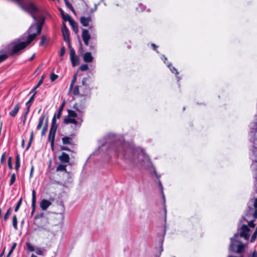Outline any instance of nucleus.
<instances>
[{
    "mask_svg": "<svg viewBox=\"0 0 257 257\" xmlns=\"http://www.w3.org/2000/svg\"><path fill=\"white\" fill-rule=\"evenodd\" d=\"M112 149L115 151L117 156L130 166L134 167L140 165L148 169L151 173L153 172L159 179L160 175L157 173L155 167L144 150L141 148H133L128 143L124 141L122 136L117 138L112 145Z\"/></svg>",
    "mask_w": 257,
    "mask_h": 257,
    "instance_id": "nucleus-1",
    "label": "nucleus"
},
{
    "mask_svg": "<svg viewBox=\"0 0 257 257\" xmlns=\"http://www.w3.org/2000/svg\"><path fill=\"white\" fill-rule=\"evenodd\" d=\"M19 5L24 11L29 13L35 22V23L31 25L27 33L22 36V39H26L28 41V43H31L36 36L41 33L45 18L40 16L39 20H38V18L35 14L38 13L39 10L32 2H26L24 4H20Z\"/></svg>",
    "mask_w": 257,
    "mask_h": 257,
    "instance_id": "nucleus-2",
    "label": "nucleus"
},
{
    "mask_svg": "<svg viewBox=\"0 0 257 257\" xmlns=\"http://www.w3.org/2000/svg\"><path fill=\"white\" fill-rule=\"evenodd\" d=\"M30 43L26 39H22V36L14 40L9 45V48L11 50V56L20 55L27 46Z\"/></svg>",
    "mask_w": 257,
    "mask_h": 257,
    "instance_id": "nucleus-3",
    "label": "nucleus"
},
{
    "mask_svg": "<svg viewBox=\"0 0 257 257\" xmlns=\"http://www.w3.org/2000/svg\"><path fill=\"white\" fill-rule=\"evenodd\" d=\"M67 111L68 115L64 118V122L65 124L72 123L76 127H80L83 121L82 115L71 109H68Z\"/></svg>",
    "mask_w": 257,
    "mask_h": 257,
    "instance_id": "nucleus-4",
    "label": "nucleus"
},
{
    "mask_svg": "<svg viewBox=\"0 0 257 257\" xmlns=\"http://www.w3.org/2000/svg\"><path fill=\"white\" fill-rule=\"evenodd\" d=\"M244 247L239 239V234L236 233L233 237L230 238V244L229 249L231 251H235L236 253H240L242 251Z\"/></svg>",
    "mask_w": 257,
    "mask_h": 257,
    "instance_id": "nucleus-5",
    "label": "nucleus"
},
{
    "mask_svg": "<svg viewBox=\"0 0 257 257\" xmlns=\"http://www.w3.org/2000/svg\"><path fill=\"white\" fill-rule=\"evenodd\" d=\"M241 229V231L239 235V237H243L246 240L248 239L249 237L248 232L250 231V229L246 225H243Z\"/></svg>",
    "mask_w": 257,
    "mask_h": 257,
    "instance_id": "nucleus-6",
    "label": "nucleus"
},
{
    "mask_svg": "<svg viewBox=\"0 0 257 257\" xmlns=\"http://www.w3.org/2000/svg\"><path fill=\"white\" fill-rule=\"evenodd\" d=\"M62 32L63 36V39L65 42L68 43L70 42V34L68 29L67 28L65 24H63L62 27Z\"/></svg>",
    "mask_w": 257,
    "mask_h": 257,
    "instance_id": "nucleus-7",
    "label": "nucleus"
},
{
    "mask_svg": "<svg viewBox=\"0 0 257 257\" xmlns=\"http://www.w3.org/2000/svg\"><path fill=\"white\" fill-rule=\"evenodd\" d=\"M82 38L83 41L86 46H88L89 44V41L90 39V35L89 32L86 29H83L82 33Z\"/></svg>",
    "mask_w": 257,
    "mask_h": 257,
    "instance_id": "nucleus-8",
    "label": "nucleus"
},
{
    "mask_svg": "<svg viewBox=\"0 0 257 257\" xmlns=\"http://www.w3.org/2000/svg\"><path fill=\"white\" fill-rule=\"evenodd\" d=\"M80 21L84 27H87L89 26V23L91 21V17L90 16L87 17L84 16L81 17L80 19Z\"/></svg>",
    "mask_w": 257,
    "mask_h": 257,
    "instance_id": "nucleus-9",
    "label": "nucleus"
},
{
    "mask_svg": "<svg viewBox=\"0 0 257 257\" xmlns=\"http://www.w3.org/2000/svg\"><path fill=\"white\" fill-rule=\"evenodd\" d=\"M51 204L52 203L50 201L46 199H43L40 203V206L43 210H46Z\"/></svg>",
    "mask_w": 257,
    "mask_h": 257,
    "instance_id": "nucleus-10",
    "label": "nucleus"
},
{
    "mask_svg": "<svg viewBox=\"0 0 257 257\" xmlns=\"http://www.w3.org/2000/svg\"><path fill=\"white\" fill-rule=\"evenodd\" d=\"M58 159L61 163H69L70 161L69 155L65 152H63Z\"/></svg>",
    "mask_w": 257,
    "mask_h": 257,
    "instance_id": "nucleus-11",
    "label": "nucleus"
},
{
    "mask_svg": "<svg viewBox=\"0 0 257 257\" xmlns=\"http://www.w3.org/2000/svg\"><path fill=\"white\" fill-rule=\"evenodd\" d=\"M73 108L79 112L78 114H80L82 116V114L84 112L85 110V106L84 105H80L78 103H76L73 106Z\"/></svg>",
    "mask_w": 257,
    "mask_h": 257,
    "instance_id": "nucleus-12",
    "label": "nucleus"
},
{
    "mask_svg": "<svg viewBox=\"0 0 257 257\" xmlns=\"http://www.w3.org/2000/svg\"><path fill=\"white\" fill-rule=\"evenodd\" d=\"M20 103H18L17 104L15 105L14 108L10 112L9 114L12 117H15L19 112V110L20 109Z\"/></svg>",
    "mask_w": 257,
    "mask_h": 257,
    "instance_id": "nucleus-13",
    "label": "nucleus"
},
{
    "mask_svg": "<svg viewBox=\"0 0 257 257\" xmlns=\"http://www.w3.org/2000/svg\"><path fill=\"white\" fill-rule=\"evenodd\" d=\"M93 59V57L92 56L90 52H86L83 55V60L85 62H91Z\"/></svg>",
    "mask_w": 257,
    "mask_h": 257,
    "instance_id": "nucleus-14",
    "label": "nucleus"
},
{
    "mask_svg": "<svg viewBox=\"0 0 257 257\" xmlns=\"http://www.w3.org/2000/svg\"><path fill=\"white\" fill-rule=\"evenodd\" d=\"M36 202V192H35V190H33L32 191V214H33L34 213V212L35 211Z\"/></svg>",
    "mask_w": 257,
    "mask_h": 257,
    "instance_id": "nucleus-15",
    "label": "nucleus"
},
{
    "mask_svg": "<svg viewBox=\"0 0 257 257\" xmlns=\"http://www.w3.org/2000/svg\"><path fill=\"white\" fill-rule=\"evenodd\" d=\"M57 128V124L56 123V120H55L54 119H52L51 126L49 132L56 134Z\"/></svg>",
    "mask_w": 257,
    "mask_h": 257,
    "instance_id": "nucleus-16",
    "label": "nucleus"
},
{
    "mask_svg": "<svg viewBox=\"0 0 257 257\" xmlns=\"http://www.w3.org/2000/svg\"><path fill=\"white\" fill-rule=\"evenodd\" d=\"M70 25H71L72 29L75 33L77 34L78 32V28L77 27L76 23L73 20H71L70 22H69Z\"/></svg>",
    "mask_w": 257,
    "mask_h": 257,
    "instance_id": "nucleus-17",
    "label": "nucleus"
},
{
    "mask_svg": "<svg viewBox=\"0 0 257 257\" xmlns=\"http://www.w3.org/2000/svg\"><path fill=\"white\" fill-rule=\"evenodd\" d=\"M72 65L73 67L79 64V58L77 56L70 57Z\"/></svg>",
    "mask_w": 257,
    "mask_h": 257,
    "instance_id": "nucleus-18",
    "label": "nucleus"
},
{
    "mask_svg": "<svg viewBox=\"0 0 257 257\" xmlns=\"http://www.w3.org/2000/svg\"><path fill=\"white\" fill-rule=\"evenodd\" d=\"M44 118H45V115H42L40 116V117L39 118V123L37 126V130H39L41 129V128L42 127V126L43 124V122H44Z\"/></svg>",
    "mask_w": 257,
    "mask_h": 257,
    "instance_id": "nucleus-19",
    "label": "nucleus"
},
{
    "mask_svg": "<svg viewBox=\"0 0 257 257\" xmlns=\"http://www.w3.org/2000/svg\"><path fill=\"white\" fill-rule=\"evenodd\" d=\"M72 141V138L68 137H65L62 138V142L65 145L70 144Z\"/></svg>",
    "mask_w": 257,
    "mask_h": 257,
    "instance_id": "nucleus-20",
    "label": "nucleus"
},
{
    "mask_svg": "<svg viewBox=\"0 0 257 257\" xmlns=\"http://www.w3.org/2000/svg\"><path fill=\"white\" fill-rule=\"evenodd\" d=\"M35 94H36V92H34V94H33V95L30 97L29 100L26 102V105L27 107L30 108L31 104L34 101Z\"/></svg>",
    "mask_w": 257,
    "mask_h": 257,
    "instance_id": "nucleus-21",
    "label": "nucleus"
},
{
    "mask_svg": "<svg viewBox=\"0 0 257 257\" xmlns=\"http://www.w3.org/2000/svg\"><path fill=\"white\" fill-rule=\"evenodd\" d=\"M12 223H13V226L14 228L16 230H17L18 229V225H17L18 221H17V217L16 215H14L13 217Z\"/></svg>",
    "mask_w": 257,
    "mask_h": 257,
    "instance_id": "nucleus-22",
    "label": "nucleus"
},
{
    "mask_svg": "<svg viewBox=\"0 0 257 257\" xmlns=\"http://www.w3.org/2000/svg\"><path fill=\"white\" fill-rule=\"evenodd\" d=\"M66 165L60 164L57 166V167L56 168V170L57 171H66Z\"/></svg>",
    "mask_w": 257,
    "mask_h": 257,
    "instance_id": "nucleus-23",
    "label": "nucleus"
},
{
    "mask_svg": "<svg viewBox=\"0 0 257 257\" xmlns=\"http://www.w3.org/2000/svg\"><path fill=\"white\" fill-rule=\"evenodd\" d=\"M68 47L70 50V57H73L75 55V52L74 49L72 47L70 42L68 43Z\"/></svg>",
    "mask_w": 257,
    "mask_h": 257,
    "instance_id": "nucleus-24",
    "label": "nucleus"
},
{
    "mask_svg": "<svg viewBox=\"0 0 257 257\" xmlns=\"http://www.w3.org/2000/svg\"><path fill=\"white\" fill-rule=\"evenodd\" d=\"M167 66L170 68V70L172 71V73H174L176 75L179 74V72L177 71V70L174 67L172 66L171 63L168 64Z\"/></svg>",
    "mask_w": 257,
    "mask_h": 257,
    "instance_id": "nucleus-25",
    "label": "nucleus"
},
{
    "mask_svg": "<svg viewBox=\"0 0 257 257\" xmlns=\"http://www.w3.org/2000/svg\"><path fill=\"white\" fill-rule=\"evenodd\" d=\"M11 209H12L11 207H10L9 208V209L7 210L6 214H5L4 217V220L5 221H7L8 219V218H9V216L11 213Z\"/></svg>",
    "mask_w": 257,
    "mask_h": 257,
    "instance_id": "nucleus-26",
    "label": "nucleus"
},
{
    "mask_svg": "<svg viewBox=\"0 0 257 257\" xmlns=\"http://www.w3.org/2000/svg\"><path fill=\"white\" fill-rule=\"evenodd\" d=\"M158 185H159V186L160 190H161V194H162V198H163V200H164V201L165 202V195H164V192H163V186H162V183L161 182V181L160 180H159Z\"/></svg>",
    "mask_w": 257,
    "mask_h": 257,
    "instance_id": "nucleus-27",
    "label": "nucleus"
},
{
    "mask_svg": "<svg viewBox=\"0 0 257 257\" xmlns=\"http://www.w3.org/2000/svg\"><path fill=\"white\" fill-rule=\"evenodd\" d=\"M48 129V120H46V123L42 129V132H41V135L43 136L45 135Z\"/></svg>",
    "mask_w": 257,
    "mask_h": 257,
    "instance_id": "nucleus-28",
    "label": "nucleus"
},
{
    "mask_svg": "<svg viewBox=\"0 0 257 257\" xmlns=\"http://www.w3.org/2000/svg\"><path fill=\"white\" fill-rule=\"evenodd\" d=\"M77 79V74H74L73 79L71 80V83L70 86V89L71 90L73 87L74 83L76 82Z\"/></svg>",
    "mask_w": 257,
    "mask_h": 257,
    "instance_id": "nucleus-29",
    "label": "nucleus"
},
{
    "mask_svg": "<svg viewBox=\"0 0 257 257\" xmlns=\"http://www.w3.org/2000/svg\"><path fill=\"white\" fill-rule=\"evenodd\" d=\"M22 202V198H21L15 206V212H17L19 210V209L21 205Z\"/></svg>",
    "mask_w": 257,
    "mask_h": 257,
    "instance_id": "nucleus-30",
    "label": "nucleus"
},
{
    "mask_svg": "<svg viewBox=\"0 0 257 257\" xmlns=\"http://www.w3.org/2000/svg\"><path fill=\"white\" fill-rule=\"evenodd\" d=\"M63 20L65 22L68 21L69 22H70L71 20H72L73 19L71 18V17L68 15L66 14L65 15L62 17Z\"/></svg>",
    "mask_w": 257,
    "mask_h": 257,
    "instance_id": "nucleus-31",
    "label": "nucleus"
},
{
    "mask_svg": "<svg viewBox=\"0 0 257 257\" xmlns=\"http://www.w3.org/2000/svg\"><path fill=\"white\" fill-rule=\"evenodd\" d=\"M27 248V249L29 251H34L35 250L34 247L30 243V242H27L26 243Z\"/></svg>",
    "mask_w": 257,
    "mask_h": 257,
    "instance_id": "nucleus-32",
    "label": "nucleus"
},
{
    "mask_svg": "<svg viewBox=\"0 0 257 257\" xmlns=\"http://www.w3.org/2000/svg\"><path fill=\"white\" fill-rule=\"evenodd\" d=\"M55 133L49 132V138H48L49 141L50 142H52V143H53V142H54V141H55Z\"/></svg>",
    "mask_w": 257,
    "mask_h": 257,
    "instance_id": "nucleus-33",
    "label": "nucleus"
},
{
    "mask_svg": "<svg viewBox=\"0 0 257 257\" xmlns=\"http://www.w3.org/2000/svg\"><path fill=\"white\" fill-rule=\"evenodd\" d=\"M20 167V158H19V156H17V157H16V169L17 170H18L19 168Z\"/></svg>",
    "mask_w": 257,
    "mask_h": 257,
    "instance_id": "nucleus-34",
    "label": "nucleus"
},
{
    "mask_svg": "<svg viewBox=\"0 0 257 257\" xmlns=\"http://www.w3.org/2000/svg\"><path fill=\"white\" fill-rule=\"evenodd\" d=\"M16 181V175L15 173H13L11 176L10 185H12Z\"/></svg>",
    "mask_w": 257,
    "mask_h": 257,
    "instance_id": "nucleus-35",
    "label": "nucleus"
},
{
    "mask_svg": "<svg viewBox=\"0 0 257 257\" xmlns=\"http://www.w3.org/2000/svg\"><path fill=\"white\" fill-rule=\"evenodd\" d=\"M256 237H257V227L256 228V229L254 231V232H253V233L252 234V236H251V242H254L255 241V240L256 239Z\"/></svg>",
    "mask_w": 257,
    "mask_h": 257,
    "instance_id": "nucleus-36",
    "label": "nucleus"
},
{
    "mask_svg": "<svg viewBox=\"0 0 257 257\" xmlns=\"http://www.w3.org/2000/svg\"><path fill=\"white\" fill-rule=\"evenodd\" d=\"M8 58V56L7 54H3L0 55V63L4 61Z\"/></svg>",
    "mask_w": 257,
    "mask_h": 257,
    "instance_id": "nucleus-37",
    "label": "nucleus"
},
{
    "mask_svg": "<svg viewBox=\"0 0 257 257\" xmlns=\"http://www.w3.org/2000/svg\"><path fill=\"white\" fill-rule=\"evenodd\" d=\"M47 41V38L45 36H42L41 37V40L40 43V46H43L45 42Z\"/></svg>",
    "mask_w": 257,
    "mask_h": 257,
    "instance_id": "nucleus-38",
    "label": "nucleus"
},
{
    "mask_svg": "<svg viewBox=\"0 0 257 257\" xmlns=\"http://www.w3.org/2000/svg\"><path fill=\"white\" fill-rule=\"evenodd\" d=\"M61 114L62 113L61 112L58 111L57 113L54 114L52 119H54L55 120H56V118L59 119L60 117Z\"/></svg>",
    "mask_w": 257,
    "mask_h": 257,
    "instance_id": "nucleus-39",
    "label": "nucleus"
},
{
    "mask_svg": "<svg viewBox=\"0 0 257 257\" xmlns=\"http://www.w3.org/2000/svg\"><path fill=\"white\" fill-rule=\"evenodd\" d=\"M88 65L87 64H83V65H81V66L80 67V70L81 71H86L87 70H88Z\"/></svg>",
    "mask_w": 257,
    "mask_h": 257,
    "instance_id": "nucleus-40",
    "label": "nucleus"
},
{
    "mask_svg": "<svg viewBox=\"0 0 257 257\" xmlns=\"http://www.w3.org/2000/svg\"><path fill=\"white\" fill-rule=\"evenodd\" d=\"M58 78V75L52 73L50 75V79L52 81H55Z\"/></svg>",
    "mask_w": 257,
    "mask_h": 257,
    "instance_id": "nucleus-41",
    "label": "nucleus"
},
{
    "mask_svg": "<svg viewBox=\"0 0 257 257\" xmlns=\"http://www.w3.org/2000/svg\"><path fill=\"white\" fill-rule=\"evenodd\" d=\"M33 138V132H32L31 133V137H30V141H29V144H28V146L26 149L27 150H28L29 148H30V147L31 145Z\"/></svg>",
    "mask_w": 257,
    "mask_h": 257,
    "instance_id": "nucleus-42",
    "label": "nucleus"
},
{
    "mask_svg": "<svg viewBox=\"0 0 257 257\" xmlns=\"http://www.w3.org/2000/svg\"><path fill=\"white\" fill-rule=\"evenodd\" d=\"M8 164V167H9V169L11 170L12 169L13 166H12V157H10L9 158Z\"/></svg>",
    "mask_w": 257,
    "mask_h": 257,
    "instance_id": "nucleus-43",
    "label": "nucleus"
},
{
    "mask_svg": "<svg viewBox=\"0 0 257 257\" xmlns=\"http://www.w3.org/2000/svg\"><path fill=\"white\" fill-rule=\"evenodd\" d=\"M138 12H143L145 10V6L142 4L139 5V7L137 8Z\"/></svg>",
    "mask_w": 257,
    "mask_h": 257,
    "instance_id": "nucleus-44",
    "label": "nucleus"
},
{
    "mask_svg": "<svg viewBox=\"0 0 257 257\" xmlns=\"http://www.w3.org/2000/svg\"><path fill=\"white\" fill-rule=\"evenodd\" d=\"M72 93L74 95H77L79 94V87L76 86L73 90Z\"/></svg>",
    "mask_w": 257,
    "mask_h": 257,
    "instance_id": "nucleus-45",
    "label": "nucleus"
},
{
    "mask_svg": "<svg viewBox=\"0 0 257 257\" xmlns=\"http://www.w3.org/2000/svg\"><path fill=\"white\" fill-rule=\"evenodd\" d=\"M59 207H60L61 211H62L61 213H60V214H63L64 210H65L64 205H63V203H61L59 205Z\"/></svg>",
    "mask_w": 257,
    "mask_h": 257,
    "instance_id": "nucleus-46",
    "label": "nucleus"
},
{
    "mask_svg": "<svg viewBox=\"0 0 257 257\" xmlns=\"http://www.w3.org/2000/svg\"><path fill=\"white\" fill-rule=\"evenodd\" d=\"M65 53V48L64 47H62L61 48L60 52V56L61 57H62L64 56V54Z\"/></svg>",
    "mask_w": 257,
    "mask_h": 257,
    "instance_id": "nucleus-47",
    "label": "nucleus"
},
{
    "mask_svg": "<svg viewBox=\"0 0 257 257\" xmlns=\"http://www.w3.org/2000/svg\"><path fill=\"white\" fill-rule=\"evenodd\" d=\"M44 213H38L35 216V219H39L40 218H42L44 217Z\"/></svg>",
    "mask_w": 257,
    "mask_h": 257,
    "instance_id": "nucleus-48",
    "label": "nucleus"
},
{
    "mask_svg": "<svg viewBox=\"0 0 257 257\" xmlns=\"http://www.w3.org/2000/svg\"><path fill=\"white\" fill-rule=\"evenodd\" d=\"M36 253L37 254L39 255H42L43 254V252L42 250H41L40 248H38L36 249Z\"/></svg>",
    "mask_w": 257,
    "mask_h": 257,
    "instance_id": "nucleus-49",
    "label": "nucleus"
},
{
    "mask_svg": "<svg viewBox=\"0 0 257 257\" xmlns=\"http://www.w3.org/2000/svg\"><path fill=\"white\" fill-rule=\"evenodd\" d=\"M43 82V79L42 78L38 82V83L37 84V85L33 89V91H34L36 90L37 88H38L40 85L42 84Z\"/></svg>",
    "mask_w": 257,
    "mask_h": 257,
    "instance_id": "nucleus-50",
    "label": "nucleus"
},
{
    "mask_svg": "<svg viewBox=\"0 0 257 257\" xmlns=\"http://www.w3.org/2000/svg\"><path fill=\"white\" fill-rule=\"evenodd\" d=\"M65 3L68 8L70 9L72 6L71 4L67 0H65Z\"/></svg>",
    "mask_w": 257,
    "mask_h": 257,
    "instance_id": "nucleus-51",
    "label": "nucleus"
},
{
    "mask_svg": "<svg viewBox=\"0 0 257 257\" xmlns=\"http://www.w3.org/2000/svg\"><path fill=\"white\" fill-rule=\"evenodd\" d=\"M5 155H6V152H5L2 156L1 159V163L2 164H3L5 162Z\"/></svg>",
    "mask_w": 257,
    "mask_h": 257,
    "instance_id": "nucleus-52",
    "label": "nucleus"
},
{
    "mask_svg": "<svg viewBox=\"0 0 257 257\" xmlns=\"http://www.w3.org/2000/svg\"><path fill=\"white\" fill-rule=\"evenodd\" d=\"M248 226L250 227H254L255 226V224L254 223V220H251L248 222Z\"/></svg>",
    "mask_w": 257,
    "mask_h": 257,
    "instance_id": "nucleus-53",
    "label": "nucleus"
},
{
    "mask_svg": "<svg viewBox=\"0 0 257 257\" xmlns=\"http://www.w3.org/2000/svg\"><path fill=\"white\" fill-rule=\"evenodd\" d=\"M29 111H30V108L27 107V110L26 111V112H25L24 115V117H25V120L26 119L27 115L28 114V113L29 112Z\"/></svg>",
    "mask_w": 257,
    "mask_h": 257,
    "instance_id": "nucleus-54",
    "label": "nucleus"
},
{
    "mask_svg": "<svg viewBox=\"0 0 257 257\" xmlns=\"http://www.w3.org/2000/svg\"><path fill=\"white\" fill-rule=\"evenodd\" d=\"M97 5H96V4H95L94 8H93L92 9H91V10H90V12L91 13H93V12H94L95 11H96V10H97Z\"/></svg>",
    "mask_w": 257,
    "mask_h": 257,
    "instance_id": "nucleus-55",
    "label": "nucleus"
},
{
    "mask_svg": "<svg viewBox=\"0 0 257 257\" xmlns=\"http://www.w3.org/2000/svg\"><path fill=\"white\" fill-rule=\"evenodd\" d=\"M64 102H63V104L60 106L58 111H60L62 113V111L63 107H64Z\"/></svg>",
    "mask_w": 257,
    "mask_h": 257,
    "instance_id": "nucleus-56",
    "label": "nucleus"
},
{
    "mask_svg": "<svg viewBox=\"0 0 257 257\" xmlns=\"http://www.w3.org/2000/svg\"><path fill=\"white\" fill-rule=\"evenodd\" d=\"M249 257H257V252L254 251Z\"/></svg>",
    "mask_w": 257,
    "mask_h": 257,
    "instance_id": "nucleus-57",
    "label": "nucleus"
},
{
    "mask_svg": "<svg viewBox=\"0 0 257 257\" xmlns=\"http://www.w3.org/2000/svg\"><path fill=\"white\" fill-rule=\"evenodd\" d=\"M161 59L163 60L164 62L166 63V61L167 60V57H166L165 56L163 55Z\"/></svg>",
    "mask_w": 257,
    "mask_h": 257,
    "instance_id": "nucleus-58",
    "label": "nucleus"
},
{
    "mask_svg": "<svg viewBox=\"0 0 257 257\" xmlns=\"http://www.w3.org/2000/svg\"><path fill=\"white\" fill-rule=\"evenodd\" d=\"M87 80V78H83L82 81V83L83 85H85V83L86 82Z\"/></svg>",
    "mask_w": 257,
    "mask_h": 257,
    "instance_id": "nucleus-59",
    "label": "nucleus"
},
{
    "mask_svg": "<svg viewBox=\"0 0 257 257\" xmlns=\"http://www.w3.org/2000/svg\"><path fill=\"white\" fill-rule=\"evenodd\" d=\"M253 216L254 218H257V209H255Z\"/></svg>",
    "mask_w": 257,
    "mask_h": 257,
    "instance_id": "nucleus-60",
    "label": "nucleus"
},
{
    "mask_svg": "<svg viewBox=\"0 0 257 257\" xmlns=\"http://www.w3.org/2000/svg\"><path fill=\"white\" fill-rule=\"evenodd\" d=\"M17 246V243L16 242L14 243L12 246L11 247V248L12 250H14V249L16 248Z\"/></svg>",
    "mask_w": 257,
    "mask_h": 257,
    "instance_id": "nucleus-61",
    "label": "nucleus"
},
{
    "mask_svg": "<svg viewBox=\"0 0 257 257\" xmlns=\"http://www.w3.org/2000/svg\"><path fill=\"white\" fill-rule=\"evenodd\" d=\"M61 149L62 150H66V151L69 150V148L67 147H61Z\"/></svg>",
    "mask_w": 257,
    "mask_h": 257,
    "instance_id": "nucleus-62",
    "label": "nucleus"
},
{
    "mask_svg": "<svg viewBox=\"0 0 257 257\" xmlns=\"http://www.w3.org/2000/svg\"><path fill=\"white\" fill-rule=\"evenodd\" d=\"M13 250H12V249H11L9 251L7 257H9L10 255L11 254V253L13 252Z\"/></svg>",
    "mask_w": 257,
    "mask_h": 257,
    "instance_id": "nucleus-63",
    "label": "nucleus"
},
{
    "mask_svg": "<svg viewBox=\"0 0 257 257\" xmlns=\"http://www.w3.org/2000/svg\"><path fill=\"white\" fill-rule=\"evenodd\" d=\"M254 206L255 208H257V198L255 200L254 202Z\"/></svg>",
    "mask_w": 257,
    "mask_h": 257,
    "instance_id": "nucleus-64",
    "label": "nucleus"
}]
</instances>
